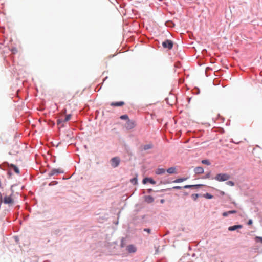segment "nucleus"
Returning a JSON list of instances; mask_svg holds the SVG:
<instances>
[{
  "instance_id": "29",
  "label": "nucleus",
  "mask_w": 262,
  "mask_h": 262,
  "mask_svg": "<svg viewBox=\"0 0 262 262\" xmlns=\"http://www.w3.org/2000/svg\"><path fill=\"white\" fill-rule=\"evenodd\" d=\"M148 178H144L143 180V183L146 184L148 182Z\"/></svg>"
},
{
  "instance_id": "14",
  "label": "nucleus",
  "mask_w": 262,
  "mask_h": 262,
  "mask_svg": "<svg viewBox=\"0 0 262 262\" xmlns=\"http://www.w3.org/2000/svg\"><path fill=\"white\" fill-rule=\"evenodd\" d=\"M165 172V170L164 168H158L156 171L157 174H162Z\"/></svg>"
},
{
  "instance_id": "36",
  "label": "nucleus",
  "mask_w": 262,
  "mask_h": 262,
  "mask_svg": "<svg viewBox=\"0 0 262 262\" xmlns=\"http://www.w3.org/2000/svg\"><path fill=\"white\" fill-rule=\"evenodd\" d=\"M232 203L234 205H236V203L235 202H233Z\"/></svg>"
},
{
  "instance_id": "7",
  "label": "nucleus",
  "mask_w": 262,
  "mask_h": 262,
  "mask_svg": "<svg viewBox=\"0 0 262 262\" xmlns=\"http://www.w3.org/2000/svg\"><path fill=\"white\" fill-rule=\"evenodd\" d=\"M63 173V171L60 168L58 169H53L51 170L50 172L49 173V175L50 176H53L56 173Z\"/></svg>"
},
{
  "instance_id": "21",
  "label": "nucleus",
  "mask_w": 262,
  "mask_h": 262,
  "mask_svg": "<svg viewBox=\"0 0 262 262\" xmlns=\"http://www.w3.org/2000/svg\"><path fill=\"white\" fill-rule=\"evenodd\" d=\"M202 163L207 165H210V162L208 160H203Z\"/></svg>"
},
{
  "instance_id": "25",
  "label": "nucleus",
  "mask_w": 262,
  "mask_h": 262,
  "mask_svg": "<svg viewBox=\"0 0 262 262\" xmlns=\"http://www.w3.org/2000/svg\"><path fill=\"white\" fill-rule=\"evenodd\" d=\"M199 196V195L198 194H193L192 195V198L194 200H196Z\"/></svg>"
},
{
  "instance_id": "3",
  "label": "nucleus",
  "mask_w": 262,
  "mask_h": 262,
  "mask_svg": "<svg viewBox=\"0 0 262 262\" xmlns=\"http://www.w3.org/2000/svg\"><path fill=\"white\" fill-rule=\"evenodd\" d=\"M72 115L71 114H69L66 116V118L64 119H59L57 121V124L58 125H60L61 127L64 126V123L68 122L71 118Z\"/></svg>"
},
{
  "instance_id": "9",
  "label": "nucleus",
  "mask_w": 262,
  "mask_h": 262,
  "mask_svg": "<svg viewBox=\"0 0 262 262\" xmlns=\"http://www.w3.org/2000/svg\"><path fill=\"white\" fill-rule=\"evenodd\" d=\"M127 250L129 253H134L136 251V248L133 245H129L127 246Z\"/></svg>"
},
{
  "instance_id": "10",
  "label": "nucleus",
  "mask_w": 262,
  "mask_h": 262,
  "mask_svg": "<svg viewBox=\"0 0 262 262\" xmlns=\"http://www.w3.org/2000/svg\"><path fill=\"white\" fill-rule=\"evenodd\" d=\"M243 227V226L241 225H237L233 226H230L228 228V230L230 231H234L236 229H241Z\"/></svg>"
},
{
  "instance_id": "23",
  "label": "nucleus",
  "mask_w": 262,
  "mask_h": 262,
  "mask_svg": "<svg viewBox=\"0 0 262 262\" xmlns=\"http://www.w3.org/2000/svg\"><path fill=\"white\" fill-rule=\"evenodd\" d=\"M148 182L152 184H155L156 182L151 178H148Z\"/></svg>"
},
{
  "instance_id": "8",
  "label": "nucleus",
  "mask_w": 262,
  "mask_h": 262,
  "mask_svg": "<svg viewBox=\"0 0 262 262\" xmlns=\"http://www.w3.org/2000/svg\"><path fill=\"white\" fill-rule=\"evenodd\" d=\"M202 185L198 184V185H185L183 188H195V189H199L201 186H202Z\"/></svg>"
},
{
  "instance_id": "27",
  "label": "nucleus",
  "mask_w": 262,
  "mask_h": 262,
  "mask_svg": "<svg viewBox=\"0 0 262 262\" xmlns=\"http://www.w3.org/2000/svg\"><path fill=\"white\" fill-rule=\"evenodd\" d=\"M229 214V213H228V211L224 212L223 213L222 215L224 217H226Z\"/></svg>"
},
{
  "instance_id": "13",
  "label": "nucleus",
  "mask_w": 262,
  "mask_h": 262,
  "mask_svg": "<svg viewBox=\"0 0 262 262\" xmlns=\"http://www.w3.org/2000/svg\"><path fill=\"white\" fill-rule=\"evenodd\" d=\"M167 172L169 174L176 173V168L175 167H171L167 169Z\"/></svg>"
},
{
  "instance_id": "19",
  "label": "nucleus",
  "mask_w": 262,
  "mask_h": 262,
  "mask_svg": "<svg viewBox=\"0 0 262 262\" xmlns=\"http://www.w3.org/2000/svg\"><path fill=\"white\" fill-rule=\"evenodd\" d=\"M130 182L134 185H136L138 182L137 177L132 179L130 180Z\"/></svg>"
},
{
  "instance_id": "37",
  "label": "nucleus",
  "mask_w": 262,
  "mask_h": 262,
  "mask_svg": "<svg viewBox=\"0 0 262 262\" xmlns=\"http://www.w3.org/2000/svg\"><path fill=\"white\" fill-rule=\"evenodd\" d=\"M161 203H163L164 202V200H161Z\"/></svg>"
},
{
  "instance_id": "5",
  "label": "nucleus",
  "mask_w": 262,
  "mask_h": 262,
  "mask_svg": "<svg viewBox=\"0 0 262 262\" xmlns=\"http://www.w3.org/2000/svg\"><path fill=\"white\" fill-rule=\"evenodd\" d=\"M120 161L118 157H114L111 160V165L113 167H116L119 165Z\"/></svg>"
},
{
  "instance_id": "31",
  "label": "nucleus",
  "mask_w": 262,
  "mask_h": 262,
  "mask_svg": "<svg viewBox=\"0 0 262 262\" xmlns=\"http://www.w3.org/2000/svg\"><path fill=\"white\" fill-rule=\"evenodd\" d=\"M252 223H253L252 220L250 219L248 222V225H251L252 224Z\"/></svg>"
},
{
  "instance_id": "20",
  "label": "nucleus",
  "mask_w": 262,
  "mask_h": 262,
  "mask_svg": "<svg viewBox=\"0 0 262 262\" xmlns=\"http://www.w3.org/2000/svg\"><path fill=\"white\" fill-rule=\"evenodd\" d=\"M120 118L123 120H127V121L129 120L128 116L127 115H122Z\"/></svg>"
},
{
  "instance_id": "26",
  "label": "nucleus",
  "mask_w": 262,
  "mask_h": 262,
  "mask_svg": "<svg viewBox=\"0 0 262 262\" xmlns=\"http://www.w3.org/2000/svg\"><path fill=\"white\" fill-rule=\"evenodd\" d=\"M172 188L173 189H181L182 188V187L179 186H176L173 187Z\"/></svg>"
},
{
  "instance_id": "33",
  "label": "nucleus",
  "mask_w": 262,
  "mask_h": 262,
  "mask_svg": "<svg viewBox=\"0 0 262 262\" xmlns=\"http://www.w3.org/2000/svg\"><path fill=\"white\" fill-rule=\"evenodd\" d=\"M144 231H145L147 232H148V233H149L150 232V229H144Z\"/></svg>"
},
{
  "instance_id": "30",
  "label": "nucleus",
  "mask_w": 262,
  "mask_h": 262,
  "mask_svg": "<svg viewBox=\"0 0 262 262\" xmlns=\"http://www.w3.org/2000/svg\"><path fill=\"white\" fill-rule=\"evenodd\" d=\"M236 212H237V211L235 210L228 211V213H229V214H234V213H236Z\"/></svg>"
},
{
  "instance_id": "11",
  "label": "nucleus",
  "mask_w": 262,
  "mask_h": 262,
  "mask_svg": "<svg viewBox=\"0 0 262 262\" xmlns=\"http://www.w3.org/2000/svg\"><path fill=\"white\" fill-rule=\"evenodd\" d=\"M194 171L196 174H202L204 172V169L202 167H196L194 168Z\"/></svg>"
},
{
  "instance_id": "34",
  "label": "nucleus",
  "mask_w": 262,
  "mask_h": 262,
  "mask_svg": "<svg viewBox=\"0 0 262 262\" xmlns=\"http://www.w3.org/2000/svg\"><path fill=\"white\" fill-rule=\"evenodd\" d=\"M66 112H67V110H66V109H64V110L62 111V113H63V114H66Z\"/></svg>"
},
{
  "instance_id": "24",
  "label": "nucleus",
  "mask_w": 262,
  "mask_h": 262,
  "mask_svg": "<svg viewBox=\"0 0 262 262\" xmlns=\"http://www.w3.org/2000/svg\"><path fill=\"white\" fill-rule=\"evenodd\" d=\"M226 184L228 185H230V186H233L234 185V183L232 181H228L227 182Z\"/></svg>"
},
{
  "instance_id": "17",
  "label": "nucleus",
  "mask_w": 262,
  "mask_h": 262,
  "mask_svg": "<svg viewBox=\"0 0 262 262\" xmlns=\"http://www.w3.org/2000/svg\"><path fill=\"white\" fill-rule=\"evenodd\" d=\"M146 201L148 203H151L154 201V198L151 196H147L146 198Z\"/></svg>"
},
{
  "instance_id": "35",
  "label": "nucleus",
  "mask_w": 262,
  "mask_h": 262,
  "mask_svg": "<svg viewBox=\"0 0 262 262\" xmlns=\"http://www.w3.org/2000/svg\"><path fill=\"white\" fill-rule=\"evenodd\" d=\"M221 194L222 195H224V194H225V192H223V191H221Z\"/></svg>"
},
{
  "instance_id": "12",
  "label": "nucleus",
  "mask_w": 262,
  "mask_h": 262,
  "mask_svg": "<svg viewBox=\"0 0 262 262\" xmlns=\"http://www.w3.org/2000/svg\"><path fill=\"white\" fill-rule=\"evenodd\" d=\"M124 105V102L123 101L117 102H112L111 105L112 106H121Z\"/></svg>"
},
{
  "instance_id": "22",
  "label": "nucleus",
  "mask_w": 262,
  "mask_h": 262,
  "mask_svg": "<svg viewBox=\"0 0 262 262\" xmlns=\"http://www.w3.org/2000/svg\"><path fill=\"white\" fill-rule=\"evenodd\" d=\"M204 196L206 198L209 199H212L213 198V196L211 194L208 193L205 194Z\"/></svg>"
},
{
  "instance_id": "28",
  "label": "nucleus",
  "mask_w": 262,
  "mask_h": 262,
  "mask_svg": "<svg viewBox=\"0 0 262 262\" xmlns=\"http://www.w3.org/2000/svg\"><path fill=\"white\" fill-rule=\"evenodd\" d=\"M210 172H209L208 173H207L205 176V178L207 179V178H209L210 176Z\"/></svg>"
},
{
  "instance_id": "2",
  "label": "nucleus",
  "mask_w": 262,
  "mask_h": 262,
  "mask_svg": "<svg viewBox=\"0 0 262 262\" xmlns=\"http://www.w3.org/2000/svg\"><path fill=\"white\" fill-rule=\"evenodd\" d=\"M13 195L12 193L9 196H5L3 199V202L6 204H9V205H12L14 203V199L13 197Z\"/></svg>"
},
{
  "instance_id": "15",
  "label": "nucleus",
  "mask_w": 262,
  "mask_h": 262,
  "mask_svg": "<svg viewBox=\"0 0 262 262\" xmlns=\"http://www.w3.org/2000/svg\"><path fill=\"white\" fill-rule=\"evenodd\" d=\"M187 180V178H182L177 179L173 181V183H180L185 181Z\"/></svg>"
},
{
  "instance_id": "18",
  "label": "nucleus",
  "mask_w": 262,
  "mask_h": 262,
  "mask_svg": "<svg viewBox=\"0 0 262 262\" xmlns=\"http://www.w3.org/2000/svg\"><path fill=\"white\" fill-rule=\"evenodd\" d=\"M152 147V145L151 144H147L145 145L143 147V149L146 150L149 149H151Z\"/></svg>"
},
{
  "instance_id": "4",
  "label": "nucleus",
  "mask_w": 262,
  "mask_h": 262,
  "mask_svg": "<svg viewBox=\"0 0 262 262\" xmlns=\"http://www.w3.org/2000/svg\"><path fill=\"white\" fill-rule=\"evenodd\" d=\"M162 46L164 48L171 49L173 47V42L170 40H166L162 42Z\"/></svg>"
},
{
  "instance_id": "32",
  "label": "nucleus",
  "mask_w": 262,
  "mask_h": 262,
  "mask_svg": "<svg viewBox=\"0 0 262 262\" xmlns=\"http://www.w3.org/2000/svg\"><path fill=\"white\" fill-rule=\"evenodd\" d=\"M256 238L258 239V241H260L262 243V237H258V236H257L256 237Z\"/></svg>"
},
{
  "instance_id": "16",
  "label": "nucleus",
  "mask_w": 262,
  "mask_h": 262,
  "mask_svg": "<svg viewBox=\"0 0 262 262\" xmlns=\"http://www.w3.org/2000/svg\"><path fill=\"white\" fill-rule=\"evenodd\" d=\"M10 167H12L13 168V169L14 170V171L17 174H19V169L18 168L15 166V165L14 164H11L10 165Z\"/></svg>"
},
{
  "instance_id": "6",
  "label": "nucleus",
  "mask_w": 262,
  "mask_h": 262,
  "mask_svg": "<svg viewBox=\"0 0 262 262\" xmlns=\"http://www.w3.org/2000/svg\"><path fill=\"white\" fill-rule=\"evenodd\" d=\"M135 126V122L133 121L128 120L126 123V128L128 129L133 128Z\"/></svg>"
},
{
  "instance_id": "1",
  "label": "nucleus",
  "mask_w": 262,
  "mask_h": 262,
  "mask_svg": "<svg viewBox=\"0 0 262 262\" xmlns=\"http://www.w3.org/2000/svg\"><path fill=\"white\" fill-rule=\"evenodd\" d=\"M230 178V176L226 173H219L217 174L215 179L218 181H227Z\"/></svg>"
}]
</instances>
